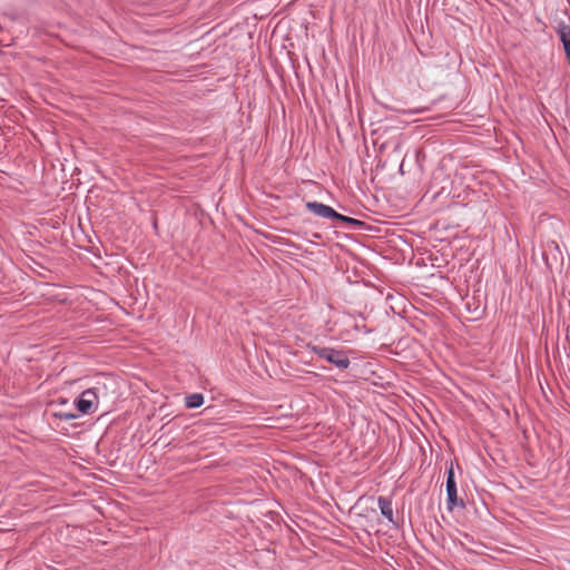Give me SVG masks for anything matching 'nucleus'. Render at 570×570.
<instances>
[{
    "instance_id": "f257e3e1",
    "label": "nucleus",
    "mask_w": 570,
    "mask_h": 570,
    "mask_svg": "<svg viewBox=\"0 0 570 570\" xmlns=\"http://www.w3.org/2000/svg\"><path fill=\"white\" fill-rule=\"evenodd\" d=\"M307 348L320 358L327 361L340 370L348 368L351 361L347 354L342 350L308 344Z\"/></svg>"
},
{
    "instance_id": "f03ea898",
    "label": "nucleus",
    "mask_w": 570,
    "mask_h": 570,
    "mask_svg": "<svg viewBox=\"0 0 570 570\" xmlns=\"http://www.w3.org/2000/svg\"><path fill=\"white\" fill-rule=\"evenodd\" d=\"M98 395L95 389L83 391L79 397L75 400V406L81 414L92 413L98 407Z\"/></svg>"
},
{
    "instance_id": "0eeeda50",
    "label": "nucleus",
    "mask_w": 570,
    "mask_h": 570,
    "mask_svg": "<svg viewBox=\"0 0 570 570\" xmlns=\"http://www.w3.org/2000/svg\"><path fill=\"white\" fill-rule=\"evenodd\" d=\"M204 403V396L200 393H194L186 397V406L189 409H197Z\"/></svg>"
},
{
    "instance_id": "20e7f679",
    "label": "nucleus",
    "mask_w": 570,
    "mask_h": 570,
    "mask_svg": "<svg viewBox=\"0 0 570 570\" xmlns=\"http://www.w3.org/2000/svg\"><path fill=\"white\" fill-rule=\"evenodd\" d=\"M305 206L315 216L326 219H335V217H338L336 210H334L331 206L325 205L323 203L307 202Z\"/></svg>"
},
{
    "instance_id": "39448f33",
    "label": "nucleus",
    "mask_w": 570,
    "mask_h": 570,
    "mask_svg": "<svg viewBox=\"0 0 570 570\" xmlns=\"http://www.w3.org/2000/svg\"><path fill=\"white\" fill-rule=\"evenodd\" d=\"M556 31L563 45L567 61L570 63V24L561 21L558 23Z\"/></svg>"
},
{
    "instance_id": "7ed1b4c3",
    "label": "nucleus",
    "mask_w": 570,
    "mask_h": 570,
    "mask_svg": "<svg viewBox=\"0 0 570 570\" xmlns=\"http://www.w3.org/2000/svg\"><path fill=\"white\" fill-rule=\"evenodd\" d=\"M446 508L451 512L459 504L458 503V490L456 482L454 478L453 464H450V468L446 471Z\"/></svg>"
},
{
    "instance_id": "6e6552de",
    "label": "nucleus",
    "mask_w": 570,
    "mask_h": 570,
    "mask_svg": "<svg viewBox=\"0 0 570 570\" xmlns=\"http://www.w3.org/2000/svg\"><path fill=\"white\" fill-rule=\"evenodd\" d=\"M337 216L338 217H335L336 220L343 222V223H345L347 225H351L353 227H357L358 228V227L364 225V223L362 220H358L356 218L344 216V215H342L340 213H337Z\"/></svg>"
},
{
    "instance_id": "1a4fd4ad",
    "label": "nucleus",
    "mask_w": 570,
    "mask_h": 570,
    "mask_svg": "<svg viewBox=\"0 0 570 570\" xmlns=\"http://www.w3.org/2000/svg\"><path fill=\"white\" fill-rule=\"evenodd\" d=\"M59 419L61 420H65V421H71V420H75L78 417L77 414H73V413H59Z\"/></svg>"
},
{
    "instance_id": "423d86ee",
    "label": "nucleus",
    "mask_w": 570,
    "mask_h": 570,
    "mask_svg": "<svg viewBox=\"0 0 570 570\" xmlns=\"http://www.w3.org/2000/svg\"><path fill=\"white\" fill-rule=\"evenodd\" d=\"M377 505L381 511V514L390 522L394 523V512L392 500L386 497L377 498Z\"/></svg>"
}]
</instances>
